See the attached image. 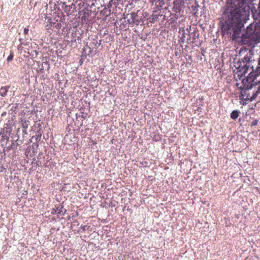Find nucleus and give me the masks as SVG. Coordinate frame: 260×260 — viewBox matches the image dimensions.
<instances>
[{"label": "nucleus", "mask_w": 260, "mask_h": 260, "mask_svg": "<svg viewBox=\"0 0 260 260\" xmlns=\"http://www.w3.org/2000/svg\"><path fill=\"white\" fill-rule=\"evenodd\" d=\"M254 0H227L225 13L227 15L226 23L228 30L235 34L243 27L246 17L249 16V4Z\"/></svg>", "instance_id": "nucleus-1"}, {"label": "nucleus", "mask_w": 260, "mask_h": 260, "mask_svg": "<svg viewBox=\"0 0 260 260\" xmlns=\"http://www.w3.org/2000/svg\"><path fill=\"white\" fill-rule=\"evenodd\" d=\"M244 59L247 62L245 64L247 68L246 70L247 71H250L247 77L242 81L243 85L242 90L244 89V92H245L246 90L251 88L253 86L257 85L259 82V80L257 79V77L259 75L256 74L255 71H253L251 69V65H252L251 61L250 60L248 57H245Z\"/></svg>", "instance_id": "nucleus-2"}, {"label": "nucleus", "mask_w": 260, "mask_h": 260, "mask_svg": "<svg viewBox=\"0 0 260 260\" xmlns=\"http://www.w3.org/2000/svg\"><path fill=\"white\" fill-rule=\"evenodd\" d=\"M251 12L253 19L255 20H258L260 22V0H259L257 8H252Z\"/></svg>", "instance_id": "nucleus-3"}, {"label": "nucleus", "mask_w": 260, "mask_h": 260, "mask_svg": "<svg viewBox=\"0 0 260 260\" xmlns=\"http://www.w3.org/2000/svg\"><path fill=\"white\" fill-rule=\"evenodd\" d=\"M83 14V16L81 17V20L82 21H86V20H88V18L89 16V13L87 11H85V10H82L80 12V15H82Z\"/></svg>", "instance_id": "nucleus-4"}, {"label": "nucleus", "mask_w": 260, "mask_h": 260, "mask_svg": "<svg viewBox=\"0 0 260 260\" xmlns=\"http://www.w3.org/2000/svg\"><path fill=\"white\" fill-rule=\"evenodd\" d=\"M9 86L2 87L0 89V95L2 96H5L7 94Z\"/></svg>", "instance_id": "nucleus-5"}, {"label": "nucleus", "mask_w": 260, "mask_h": 260, "mask_svg": "<svg viewBox=\"0 0 260 260\" xmlns=\"http://www.w3.org/2000/svg\"><path fill=\"white\" fill-rule=\"evenodd\" d=\"M240 112L238 110H234L232 111V112L231 113V118L232 119L235 120L236 119L239 115Z\"/></svg>", "instance_id": "nucleus-6"}, {"label": "nucleus", "mask_w": 260, "mask_h": 260, "mask_svg": "<svg viewBox=\"0 0 260 260\" xmlns=\"http://www.w3.org/2000/svg\"><path fill=\"white\" fill-rule=\"evenodd\" d=\"M131 15L132 19V22L138 24L137 23L139 22V21L137 19V15L136 13L133 12L131 14Z\"/></svg>", "instance_id": "nucleus-7"}, {"label": "nucleus", "mask_w": 260, "mask_h": 260, "mask_svg": "<svg viewBox=\"0 0 260 260\" xmlns=\"http://www.w3.org/2000/svg\"><path fill=\"white\" fill-rule=\"evenodd\" d=\"M13 58V54H10V55L8 56L7 60L8 61L12 60Z\"/></svg>", "instance_id": "nucleus-8"}, {"label": "nucleus", "mask_w": 260, "mask_h": 260, "mask_svg": "<svg viewBox=\"0 0 260 260\" xmlns=\"http://www.w3.org/2000/svg\"><path fill=\"white\" fill-rule=\"evenodd\" d=\"M257 120H255L252 122L251 125L252 126L257 125Z\"/></svg>", "instance_id": "nucleus-9"}, {"label": "nucleus", "mask_w": 260, "mask_h": 260, "mask_svg": "<svg viewBox=\"0 0 260 260\" xmlns=\"http://www.w3.org/2000/svg\"><path fill=\"white\" fill-rule=\"evenodd\" d=\"M28 30H29L28 27L25 28L24 29V35H27L28 34Z\"/></svg>", "instance_id": "nucleus-10"}, {"label": "nucleus", "mask_w": 260, "mask_h": 260, "mask_svg": "<svg viewBox=\"0 0 260 260\" xmlns=\"http://www.w3.org/2000/svg\"><path fill=\"white\" fill-rule=\"evenodd\" d=\"M160 1V0H150L151 2H152V3H154V2H158Z\"/></svg>", "instance_id": "nucleus-11"}, {"label": "nucleus", "mask_w": 260, "mask_h": 260, "mask_svg": "<svg viewBox=\"0 0 260 260\" xmlns=\"http://www.w3.org/2000/svg\"><path fill=\"white\" fill-rule=\"evenodd\" d=\"M60 212H61V211L60 210H58L57 209H56V210H55V213H56L60 214Z\"/></svg>", "instance_id": "nucleus-12"}, {"label": "nucleus", "mask_w": 260, "mask_h": 260, "mask_svg": "<svg viewBox=\"0 0 260 260\" xmlns=\"http://www.w3.org/2000/svg\"><path fill=\"white\" fill-rule=\"evenodd\" d=\"M183 36L182 37V38H181V39L182 40V42H184V34L183 35Z\"/></svg>", "instance_id": "nucleus-13"}, {"label": "nucleus", "mask_w": 260, "mask_h": 260, "mask_svg": "<svg viewBox=\"0 0 260 260\" xmlns=\"http://www.w3.org/2000/svg\"><path fill=\"white\" fill-rule=\"evenodd\" d=\"M183 36L182 37V38H181V39L182 40V42H184V34L183 35Z\"/></svg>", "instance_id": "nucleus-14"}, {"label": "nucleus", "mask_w": 260, "mask_h": 260, "mask_svg": "<svg viewBox=\"0 0 260 260\" xmlns=\"http://www.w3.org/2000/svg\"><path fill=\"white\" fill-rule=\"evenodd\" d=\"M53 211H54V212L55 213V209H53Z\"/></svg>", "instance_id": "nucleus-15"}]
</instances>
